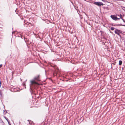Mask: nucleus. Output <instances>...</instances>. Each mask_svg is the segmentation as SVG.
<instances>
[{
    "label": "nucleus",
    "instance_id": "obj_1",
    "mask_svg": "<svg viewBox=\"0 0 125 125\" xmlns=\"http://www.w3.org/2000/svg\"><path fill=\"white\" fill-rule=\"evenodd\" d=\"M115 32L116 34L119 35L120 34V33H122V31L120 30H119L117 29H116L115 31Z\"/></svg>",
    "mask_w": 125,
    "mask_h": 125
},
{
    "label": "nucleus",
    "instance_id": "obj_2",
    "mask_svg": "<svg viewBox=\"0 0 125 125\" xmlns=\"http://www.w3.org/2000/svg\"><path fill=\"white\" fill-rule=\"evenodd\" d=\"M34 80H35L37 81H40L41 80L40 79V75H38L37 76L34 77Z\"/></svg>",
    "mask_w": 125,
    "mask_h": 125
},
{
    "label": "nucleus",
    "instance_id": "obj_3",
    "mask_svg": "<svg viewBox=\"0 0 125 125\" xmlns=\"http://www.w3.org/2000/svg\"><path fill=\"white\" fill-rule=\"evenodd\" d=\"M30 82L31 83V85H33L34 84H38V83L37 82H36L35 81V80H31L30 81Z\"/></svg>",
    "mask_w": 125,
    "mask_h": 125
},
{
    "label": "nucleus",
    "instance_id": "obj_4",
    "mask_svg": "<svg viewBox=\"0 0 125 125\" xmlns=\"http://www.w3.org/2000/svg\"><path fill=\"white\" fill-rule=\"evenodd\" d=\"M94 4L98 6H100L102 5V3L101 2H94Z\"/></svg>",
    "mask_w": 125,
    "mask_h": 125
},
{
    "label": "nucleus",
    "instance_id": "obj_5",
    "mask_svg": "<svg viewBox=\"0 0 125 125\" xmlns=\"http://www.w3.org/2000/svg\"><path fill=\"white\" fill-rule=\"evenodd\" d=\"M111 18L113 20L115 21H116V19L117 17L114 15H111Z\"/></svg>",
    "mask_w": 125,
    "mask_h": 125
},
{
    "label": "nucleus",
    "instance_id": "obj_6",
    "mask_svg": "<svg viewBox=\"0 0 125 125\" xmlns=\"http://www.w3.org/2000/svg\"><path fill=\"white\" fill-rule=\"evenodd\" d=\"M117 16H118L120 18H118L117 17V18L116 19V20H119L120 19V18H121L122 19V20L124 22H125V21H124V20L122 18V15L121 14H120L119 15H118Z\"/></svg>",
    "mask_w": 125,
    "mask_h": 125
},
{
    "label": "nucleus",
    "instance_id": "obj_7",
    "mask_svg": "<svg viewBox=\"0 0 125 125\" xmlns=\"http://www.w3.org/2000/svg\"><path fill=\"white\" fill-rule=\"evenodd\" d=\"M122 63V61H121L120 60L119 61V65H121Z\"/></svg>",
    "mask_w": 125,
    "mask_h": 125
},
{
    "label": "nucleus",
    "instance_id": "obj_8",
    "mask_svg": "<svg viewBox=\"0 0 125 125\" xmlns=\"http://www.w3.org/2000/svg\"><path fill=\"white\" fill-rule=\"evenodd\" d=\"M56 70L55 72H54V73H53V75H56L58 73V72L56 73Z\"/></svg>",
    "mask_w": 125,
    "mask_h": 125
},
{
    "label": "nucleus",
    "instance_id": "obj_9",
    "mask_svg": "<svg viewBox=\"0 0 125 125\" xmlns=\"http://www.w3.org/2000/svg\"><path fill=\"white\" fill-rule=\"evenodd\" d=\"M110 29L112 30H113L115 29V28L114 27H111Z\"/></svg>",
    "mask_w": 125,
    "mask_h": 125
},
{
    "label": "nucleus",
    "instance_id": "obj_10",
    "mask_svg": "<svg viewBox=\"0 0 125 125\" xmlns=\"http://www.w3.org/2000/svg\"><path fill=\"white\" fill-rule=\"evenodd\" d=\"M2 66V65L1 64L0 65V68Z\"/></svg>",
    "mask_w": 125,
    "mask_h": 125
},
{
    "label": "nucleus",
    "instance_id": "obj_11",
    "mask_svg": "<svg viewBox=\"0 0 125 125\" xmlns=\"http://www.w3.org/2000/svg\"><path fill=\"white\" fill-rule=\"evenodd\" d=\"M13 73H14L13 72H12V75H13Z\"/></svg>",
    "mask_w": 125,
    "mask_h": 125
},
{
    "label": "nucleus",
    "instance_id": "obj_12",
    "mask_svg": "<svg viewBox=\"0 0 125 125\" xmlns=\"http://www.w3.org/2000/svg\"><path fill=\"white\" fill-rule=\"evenodd\" d=\"M6 120H7V121H8V123H9V121H8V120L7 119H6Z\"/></svg>",
    "mask_w": 125,
    "mask_h": 125
},
{
    "label": "nucleus",
    "instance_id": "obj_13",
    "mask_svg": "<svg viewBox=\"0 0 125 125\" xmlns=\"http://www.w3.org/2000/svg\"><path fill=\"white\" fill-rule=\"evenodd\" d=\"M102 6L103 5V4L102 3Z\"/></svg>",
    "mask_w": 125,
    "mask_h": 125
},
{
    "label": "nucleus",
    "instance_id": "obj_14",
    "mask_svg": "<svg viewBox=\"0 0 125 125\" xmlns=\"http://www.w3.org/2000/svg\"><path fill=\"white\" fill-rule=\"evenodd\" d=\"M25 85V84H24L23 85Z\"/></svg>",
    "mask_w": 125,
    "mask_h": 125
},
{
    "label": "nucleus",
    "instance_id": "obj_15",
    "mask_svg": "<svg viewBox=\"0 0 125 125\" xmlns=\"http://www.w3.org/2000/svg\"><path fill=\"white\" fill-rule=\"evenodd\" d=\"M103 0H102V1H103Z\"/></svg>",
    "mask_w": 125,
    "mask_h": 125
},
{
    "label": "nucleus",
    "instance_id": "obj_16",
    "mask_svg": "<svg viewBox=\"0 0 125 125\" xmlns=\"http://www.w3.org/2000/svg\"><path fill=\"white\" fill-rule=\"evenodd\" d=\"M9 125H10L9 124Z\"/></svg>",
    "mask_w": 125,
    "mask_h": 125
}]
</instances>
